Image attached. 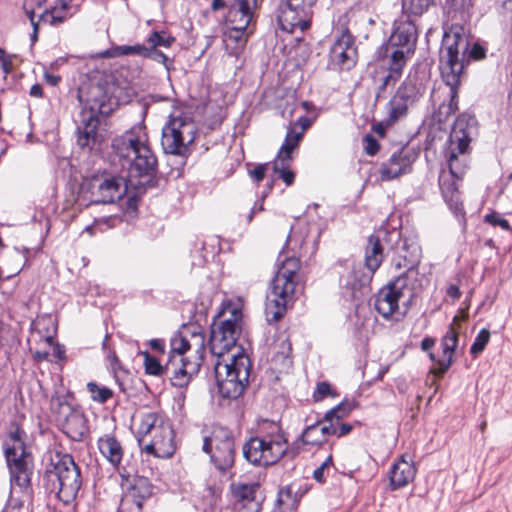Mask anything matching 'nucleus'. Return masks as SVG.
Segmentation results:
<instances>
[{"label":"nucleus","mask_w":512,"mask_h":512,"mask_svg":"<svg viewBox=\"0 0 512 512\" xmlns=\"http://www.w3.org/2000/svg\"><path fill=\"white\" fill-rule=\"evenodd\" d=\"M243 314L238 308H232L228 318L212 325L209 339L211 353L217 357L214 373L218 392L222 398L237 399L248 384L251 362L241 352L229 354L236 347L241 331Z\"/></svg>","instance_id":"obj_1"},{"label":"nucleus","mask_w":512,"mask_h":512,"mask_svg":"<svg viewBox=\"0 0 512 512\" xmlns=\"http://www.w3.org/2000/svg\"><path fill=\"white\" fill-rule=\"evenodd\" d=\"M469 47V37L463 26L452 25L445 31L440 49V69L448 88V100L444 99L436 112L439 123H445L458 110V88L464 68L468 64Z\"/></svg>","instance_id":"obj_2"},{"label":"nucleus","mask_w":512,"mask_h":512,"mask_svg":"<svg viewBox=\"0 0 512 512\" xmlns=\"http://www.w3.org/2000/svg\"><path fill=\"white\" fill-rule=\"evenodd\" d=\"M113 148L131 179L144 178L145 182H148L155 177L158 160L142 127L133 128L116 138L113 141Z\"/></svg>","instance_id":"obj_3"},{"label":"nucleus","mask_w":512,"mask_h":512,"mask_svg":"<svg viewBox=\"0 0 512 512\" xmlns=\"http://www.w3.org/2000/svg\"><path fill=\"white\" fill-rule=\"evenodd\" d=\"M288 442L281 427L274 422H264L257 435L242 446L245 460L256 467L276 464L287 452Z\"/></svg>","instance_id":"obj_4"},{"label":"nucleus","mask_w":512,"mask_h":512,"mask_svg":"<svg viewBox=\"0 0 512 512\" xmlns=\"http://www.w3.org/2000/svg\"><path fill=\"white\" fill-rule=\"evenodd\" d=\"M43 482L49 493L70 504L82 486L80 467L70 454H56L46 466Z\"/></svg>","instance_id":"obj_5"},{"label":"nucleus","mask_w":512,"mask_h":512,"mask_svg":"<svg viewBox=\"0 0 512 512\" xmlns=\"http://www.w3.org/2000/svg\"><path fill=\"white\" fill-rule=\"evenodd\" d=\"M299 270V259L287 257L272 279L265 303V316L269 324L278 322L285 315L287 307L293 299L299 279Z\"/></svg>","instance_id":"obj_6"},{"label":"nucleus","mask_w":512,"mask_h":512,"mask_svg":"<svg viewBox=\"0 0 512 512\" xmlns=\"http://www.w3.org/2000/svg\"><path fill=\"white\" fill-rule=\"evenodd\" d=\"M137 440L142 451L157 458H169L175 452L174 431L156 412L141 415Z\"/></svg>","instance_id":"obj_7"},{"label":"nucleus","mask_w":512,"mask_h":512,"mask_svg":"<svg viewBox=\"0 0 512 512\" xmlns=\"http://www.w3.org/2000/svg\"><path fill=\"white\" fill-rule=\"evenodd\" d=\"M24 435V431L17 428L10 434L4 448L11 483L18 485L20 488L30 487L34 467L33 456L26 448Z\"/></svg>","instance_id":"obj_8"},{"label":"nucleus","mask_w":512,"mask_h":512,"mask_svg":"<svg viewBox=\"0 0 512 512\" xmlns=\"http://www.w3.org/2000/svg\"><path fill=\"white\" fill-rule=\"evenodd\" d=\"M197 134L194 121L186 117L171 118L162 129L161 146L166 154L186 159L192 152Z\"/></svg>","instance_id":"obj_9"},{"label":"nucleus","mask_w":512,"mask_h":512,"mask_svg":"<svg viewBox=\"0 0 512 512\" xmlns=\"http://www.w3.org/2000/svg\"><path fill=\"white\" fill-rule=\"evenodd\" d=\"M202 450L210 455L214 466L221 472L233 467L235 461V440L233 432L223 426H214L203 439Z\"/></svg>","instance_id":"obj_10"},{"label":"nucleus","mask_w":512,"mask_h":512,"mask_svg":"<svg viewBox=\"0 0 512 512\" xmlns=\"http://www.w3.org/2000/svg\"><path fill=\"white\" fill-rule=\"evenodd\" d=\"M51 403L61 430L70 439L82 441L88 433V424L84 413L70 405L66 396H53Z\"/></svg>","instance_id":"obj_11"},{"label":"nucleus","mask_w":512,"mask_h":512,"mask_svg":"<svg viewBox=\"0 0 512 512\" xmlns=\"http://www.w3.org/2000/svg\"><path fill=\"white\" fill-rule=\"evenodd\" d=\"M389 240H395L396 246L391 247L394 252L392 264L396 269L405 268V271L396 278H404L406 282L415 285L418 280L417 266L420 261V249L417 245H408L401 239L400 233L393 231L389 234Z\"/></svg>","instance_id":"obj_12"},{"label":"nucleus","mask_w":512,"mask_h":512,"mask_svg":"<svg viewBox=\"0 0 512 512\" xmlns=\"http://www.w3.org/2000/svg\"><path fill=\"white\" fill-rule=\"evenodd\" d=\"M414 286L406 282L404 278H395L377 294L374 302L375 310L385 319L399 314V301L405 297L410 301L413 297Z\"/></svg>","instance_id":"obj_13"},{"label":"nucleus","mask_w":512,"mask_h":512,"mask_svg":"<svg viewBox=\"0 0 512 512\" xmlns=\"http://www.w3.org/2000/svg\"><path fill=\"white\" fill-rule=\"evenodd\" d=\"M351 408L341 403L329 410L322 421L307 426L300 438L305 445H320L327 436L336 435L338 422L349 414Z\"/></svg>","instance_id":"obj_14"},{"label":"nucleus","mask_w":512,"mask_h":512,"mask_svg":"<svg viewBox=\"0 0 512 512\" xmlns=\"http://www.w3.org/2000/svg\"><path fill=\"white\" fill-rule=\"evenodd\" d=\"M317 0H282L277 16L281 29L293 33L297 28L305 31L310 22L307 20L308 10L311 9Z\"/></svg>","instance_id":"obj_15"},{"label":"nucleus","mask_w":512,"mask_h":512,"mask_svg":"<svg viewBox=\"0 0 512 512\" xmlns=\"http://www.w3.org/2000/svg\"><path fill=\"white\" fill-rule=\"evenodd\" d=\"M170 349L173 353L183 355L186 352H193V360H198L200 364H202L205 353V335L203 328L196 323L183 325L171 338Z\"/></svg>","instance_id":"obj_16"},{"label":"nucleus","mask_w":512,"mask_h":512,"mask_svg":"<svg viewBox=\"0 0 512 512\" xmlns=\"http://www.w3.org/2000/svg\"><path fill=\"white\" fill-rule=\"evenodd\" d=\"M91 203L110 204L122 199L126 194L127 185L124 178L103 175L95 177L89 184Z\"/></svg>","instance_id":"obj_17"},{"label":"nucleus","mask_w":512,"mask_h":512,"mask_svg":"<svg viewBox=\"0 0 512 512\" xmlns=\"http://www.w3.org/2000/svg\"><path fill=\"white\" fill-rule=\"evenodd\" d=\"M200 366V361L192 360L170 350L169 358L165 363V377L170 380L172 386L186 388L193 377L198 374Z\"/></svg>","instance_id":"obj_18"},{"label":"nucleus","mask_w":512,"mask_h":512,"mask_svg":"<svg viewBox=\"0 0 512 512\" xmlns=\"http://www.w3.org/2000/svg\"><path fill=\"white\" fill-rule=\"evenodd\" d=\"M399 22L391 34L386 45V54L391 52L403 53V61L406 64L407 57L414 52L417 41V28L413 18H408Z\"/></svg>","instance_id":"obj_19"},{"label":"nucleus","mask_w":512,"mask_h":512,"mask_svg":"<svg viewBox=\"0 0 512 512\" xmlns=\"http://www.w3.org/2000/svg\"><path fill=\"white\" fill-rule=\"evenodd\" d=\"M357 50L354 46V38L345 31L333 43L330 49V59L333 65L341 69H350L356 63Z\"/></svg>","instance_id":"obj_20"},{"label":"nucleus","mask_w":512,"mask_h":512,"mask_svg":"<svg viewBox=\"0 0 512 512\" xmlns=\"http://www.w3.org/2000/svg\"><path fill=\"white\" fill-rule=\"evenodd\" d=\"M258 483H233L230 486L237 512H259L260 502L256 499Z\"/></svg>","instance_id":"obj_21"},{"label":"nucleus","mask_w":512,"mask_h":512,"mask_svg":"<svg viewBox=\"0 0 512 512\" xmlns=\"http://www.w3.org/2000/svg\"><path fill=\"white\" fill-rule=\"evenodd\" d=\"M413 160L412 155L404 149L394 152L390 158L381 165V180L390 181L410 172Z\"/></svg>","instance_id":"obj_22"},{"label":"nucleus","mask_w":512,"mask_h":512,"mask_svg":"<svg viewBox=\"0 0 512 512\" xmlns=\"http://www.w3.org/2000/svg\"><path fill=\"white\" fill-rule=\"evenodd\" d=\"M99 123L95 113H82L81 125L77 128V143L81 148L92 150L102 142V136L98 133Z\"/></svg>","instance_id":"obj_23"},{"label":"nucleus","mask_w":512,"mask_h":512,"mask_svg":"<svg viewBox=\"0 0 512 512\" xmlns=\"http://www.w3.org/2000/svg\"><path fill=\"white\" fill-rule=\"evenodd\" d=\"M463 177H456L451 173L442 170L439 175V187L441 194L449 206V208L455 213H461L463 210V204L461 201V193L459 191L458 183Z\"/></svg>","instance_id":"obj_24"},{"label":"nucleus","mask_w":512,"mask_h":512,"mask_svg":"<svg viewBox=\"0 0 512 512\" xmlns=\"http://www.w3.org/2000/svg\"><path fill=\"white\" fill-rule=\"evenodd\" d=\"M227 7V25L248 27L254 17L257 0H230Z\"/></svg>","instance_id":"obj_25"},{"label":"nucleus","mask_w":512,"mask_h":512,"mask_svg":"<svg viewBox=\"0 0 512 512\" xmlns=\"http://www.w3.org/2000/svg\"><path fill=\"white\" fill-rule=\"evenodd\" d=\"M458 344V333L453 325H450L446 334L441 340L442 356L436 361L435 366L431 368V372L442 377L450 368L453 362V355Z\"/></svg>","instance_id":"obj_26"},{"label":"nucleus","mask_w":512,"mask_h":512,"mask_svg":"<svg viewBox=\"0 0 512 512\" xmlns=\"http://www.w3.org/2000/svg\"><path fill=\"white\" fill-rule=\"evenodd\" d=\"M386 230H380L369 236L365 249V266L373 274L381 265L384 259L383 240L389 238Z\"/></svg>","instance_id":"obj_27"},{"label":"nucleus","mask_w":512,"mask_h":512,"mask_svg":"<svg viewBox=\"0 0 512 512\" xmlns=\"http://www.w3.org/2000/svg\"><path fill=\"white\" fill-rule=\"evenodd\" d=\"M153 494V486L145 477H135L130 484L124 500V505H132L142 511L143 504Z\"/></svg>","instance_id":"obj_28"},{"label":"nucleus","mask_w":512,"mask_h":512,"mask_svg":"<svg viewBox=\"0 0 512 512\" xmlns=\"http://www.w3.org/2000/svg\"><path fill=\"white\" fill-rule=\"evenodd\" d=\"M416 475V468L410 457L402 455L390 470V484L393 489H399L410 483Z\"/></svg>","instance_id":"obj_29"},{"label":"nucleus","mask_w":512,"mask_h":512,"mask_svg":"<svg viewBox=\"0 0 512 512\" xmlns=\"http://www.w3.org/2000/svg\"><path fill=\"white\" fill-rule=\"evenodd\" d=\"M469 147L458 149V144H449L446 151V160L448 165V173L463 177L469 168Z\"/></svg>","instance_id":"obj_30"},{"label":"nucleus","mask_w":512,"mask_h":512,"mask_svg":"<svg viewBox=\"0 0 512 512\" xmlns=\"http://www.w3.org/2000/svg\"><path fill=\"white\" fill-rule=\"evenodd\" d=\"M475 119L465 113L459 115L450 132L449 144H458V149L469 147L470 143V129Z\"/></svg>","instance_id":"obj_31"},{"label":"nucleus","mask_w":512,"mask_h":512,"mask_svg":"<svg viewBox=\"0 0 512 512\" xmlns=\"http://www.w3.org/2000/svg\"><path fill=\"white\" fill-rule=\"evenodd\" d=\"M390 65L387 74L381 79V83L377 88L376 99L383 96L389 86H394L401 78L405 63L403 61V53L391 52L389 57Z\"/></svg>","instance_id":"obj_32"},{"label":"nucleus","mask_w":512,"mask_h":512,"mask_svg":"<svg viewBox=\"0 0 512 512\" xmlns=\"http://www.w3.org/2000/svg\"><path fill=\"white\" fill-rule=\"evenodd\" d=\"M98 449L103 457L115 468L123 459L121 443L113 435H104L98 439Z\"/></svg>","instance_id":"obj_33"},{"label":"nucleus","mask_w":512,"mask_h":512,"mask_svg":"<svg viewBox=\"0 0 512 512\" xmlns=\"http://www.w3.org/2000/svg\"><path fill=\"white\" fill-rule=\"evenodd\" d=\"M108 100V95L104 90L103 85L96 84L91 85L89 91L87 93L86 102L89 105V111H85L86 113H95L98 112L100 114L106 113L104 109L105 103Z\"/></svg>","instance_id":"obj_34"},{"label":"nucleus","mask_w":512,"mask_h":512,"mask_svg":"<svg viewBox=\"0 0 512 512\" xmlns=\"http://www.w3.org/2000/svg\"><path fill=\"white\" fill-rule=\"evenodd\" d=\"M410 106L412 105L406 102V100H403L399 94L395 93L386 106L388 115L386 120L387 124L391 125L404 117Z\"/></svg>","instance_id":"obj_35"},{"label":"nucleus","mask_w":512,"mask_h":512,"mask_svg":"<svg viewBox=\"0 0 512 512\" xmlns=\"http://www.w3.org/2000/svg\"><path fill=\"white\" fill-rule=\"evenodd\" d=\"M403 100H406L411 105H414L422 95V86L417 82L416 78L408 77L397 89Z\"/></svg>","instance_id":"obj_36"},{"label":"nucleus","mask_w":512,"mask_h":512,"mask_svg":"<svg viewBox=\"0 0 512 512\" xmlns=\"http://www.w3.org/2000/svg\"><path fill=\"white\" fill-rule=\"evenodd\" d=\"M303 139L302 132H297L295 127H289L286 133L284 143L280 147L277 157L293 160L292 153L298 148Z\"/></svg>","instance_id":"obj_37"},{"label":"nucleus","mask_w":512,"mask_h":512,"mask_svg":"<svg viewBox=\"0 0 512 512\" xmlns=\"http://www.w3.org/2000/svg\"><path fill=\"white\" fill-rule=\"evenodd\" d=\"M434 4L435 0H402V13L408 18H419Z\"/></svg>","instance_id":"obj_38"},{"label":"nucleus","mask_w":512,"mask_h":512,"mask_svg":"<svg viewBox=\"0 0 512 512\" xmlns=\"http://www.w3.org/2000/svg\"><path fill=\"white\" fill-rule=\"evenodd\" d=\"M293 160L278 158L273 162V170L279 177L285 182L287 186H290L294 183L295 174L292 172L289 167Z\"/></svg>","instance_id":"obj_39"},{"label":"nucleus","mask_w":512,"mask_h":512,"mask_svg":"<svg viewBox=\"0 0 512 512\" xmlns=\"http://www.w3.org/2000/svg\"><path fill=\"white\" fill-rule=\"evenodd\" d=\"M292 344L288 338L282 339L278 344V350L275 352L273 360L283 367H289L291 360Z\"/></svg>","instance_id":"obj_40"},{"label":"nucleus","mask_w":512,"mask_h":512,"mask_svg":"<svg viewBox=\"0 0 512 512\" xmlns=\"http://www.w3.org/2000/svg\"><path fill=\"white\" fill-rule=\"evenodd\" d=\"M71 16L72 14L69 12H64L61 9H58V7H52L51 9H46L40 15V19L45 23H49L51 26H58L64 23Z\"/></svg>","instance_id":"obj_41"},{"label":"nucleus","mask_w":512,"mask_h":512,"mask_svg":"<svg viewBox=\"0 0 512 512\" xmlns=\"http://www.w3.org/2000/svg\"><path fill=\"white\" fill-rule=\"evenodd\" d=\"M297 495L290 486L283 487L278 492L277 505L285 510L292 511L297 507Z\"/></svg>","instance_id":"obj_42"},{"label":"nucleus","mask_w":512,"mask_h":512,"mask_svg":"<svg viewBox=\"0 0 512 512\" xmlns=\"http://www.w3.org/2000/svg\"><path fill=\"white\" fill-rule=\"evenodd\" d=\"M144 357L145 372L152 376H164L165 377V364L162 365L160 361L152 356L148 351L142 353Z\"/></svg>","instance_id":"obj_43"},{"label":"nucleus","mask_w":512,"mask_h":512,"mask_svg":"<svg viewBox=\"0 0 512 512\" xmlns=\"http://www.w3.org/2000/svg\"><path fill=\"white\" fill-rule=\"evenodd\" d=\"M229 30L225 32V42L236 43V48H242L246 44L245 32L248 27H240L239 25H228Z\"/></svg>","instance_id":"obj_44"},{"label":"nucleus","mask_w":512,"mask_h":512,"mask_svg":"<svg viewBox=\"0 0 512 512\" xmlns=\"http://www.w3.org/2000/svg\"><path fill=\"white\" fill-rule=\"evenodd\" d=\"M175 41V38L167 35L165 31H154L147 38V46L151 47H170Z\"/></svg>","instance_id":"obj_45"},{"label":"nucleus","mask_w":512,"mask_h":512,"mask_svg":"<svg viewBox=\"0 0 512 512\" xmlns=\"http://www.w3.org/2000/svg\"><path fill=\"white\" fill-rule=\"evenodd\" d=\"M87 389L91 393V397L94 401L101 404L105 403L113 396V391L107 387H99L93 382L87 384Z\"/></svg>","instance_id":"obj_46"},{"label":"nucleus","mask_w":512,"mask_h":512,"mask_svg":"<svg viewBox=\"0 0 512 512\" xmlns=\"http://www.w3.org/2000/svg\"><path fill=\"white\" fill-rule=\"evenodd\" d=\"M360 271L353 270L350 273V277L352 280H348L346 282V286L351 289V296L353 298L358 297V293L361 291V289L367 284L369 278L365 275L359 276Z\"/></svg>","instance_id":"obj_47"},{"label":"nucleus","mask_w":512,"mask_h":512,"mask_svg":"<svg viewBox=\"0 0 512 512\" xmlns=\"http://www.w3.org/2000/svg\"><path fill=\"white\" fill-rule=\"evenodd\" d=\"M147 52L144 58L152 59L155 62L162 63L167 71L172 69L173 61L168 58L162 51L158 50L157 47L146 46Z\"/></svg>","instance_id":"obj_48"},{"label":"nucleus","mask_w":512,"mask_h":512,"mask_svg":"<svg viewBox=\"0 0 512 512\" xmlns=\"http://www.w3.org/2000/svg\"><path fill=\"white\" fill-rule=\"evenodd\" d=\"M147 45L136 44V45H121L114 48L115 55L117 56H125V55H139L144 57L147 52Z\"/></svg>","instance_id":"obj_49"},{"label":"nucleus","mask_w":512,"mask_h":512,"mask_svg":"<svg viewBox=\"0 0 512 512\" xmlns=\"http://www.w3.org/2000/svg\"><path fill=\"white\" fill-rule=\"evenodd\" d=\"M489 339H490L489 330L485 329V328L480 330V332L476 336V338L470 348V353L473 356H477L478 354H480L485 349V346L489 342Z\"/></svg>","instance_id":"obj_50"},{"label":"nucleus","mask_w":512,"mask_h":512,"mask_svg":"<svg viewBox=\"0 0 512 512\" xmlns=\"http://www.w3.org/2000/svg\"><path fill=\"white\" fill-rule=\"evenodd\" d=\"M484 221L486 223H489L492 226H500L503 230H506V231L511 230V226H510L509 222L506 219L501 218L495 212L485 215Z\"/></svg>","instance_id":"obj_51"},{"label":"nucleus","mask_w":512,"mask_h":512,"mask_svg":"<svg viewBox=\"0 0 512 512\" xmlns=\"http://www.w3.org/2000/svg\"><path fill=\"white\" fill-rule=\"evenodd\" d=\"M363 142L365 144L364 150L367 155L373 156L379 151V143L371 134L365 135Z\"/></svg>","instance_id":"obj_52"},{"label":"nucleus","mask_w":512,"mask_h":512,"mask_svg":"<svg viewBox=\"0 0 512 512\" xmlns=\"http://www.w3.org/2000/svg\"><path fill=\"white\" fill-rule=\"evenodd\" d=\"M331 394V386L327 382H320L317 384L316 390L313 394L315 401H320L326 396Z\"/></svg>","instance_id":"obj_53"},{"label":"nucleus","mask_w":512,"mask_h":512,"mask_svg":"<svg viewBox=\"0 0 512 512\" xmlns=\"http://www.w3.org/2000/svg\"><path fill=\"white\" fill-rule=\"evenodd\" d=\"M12 58V55L6 54V52L0 48V65L5 75H8L12 71Z\"/></svg>","instance_id":"obj_54"},{"label":"nucleus","mask_w":512,"mask_h":512,"mask_svg":"<svg viewBox=\"0 0 512 512\" xmlns=\"http://www.w3.org/2000/svg\"><path fill=\"white\" fill-rule=\"evenodd\" d=\"M467 57L468 61L470 60V58L480 60L485 57V50L479 44L474 43L471 48L469 47Z\"/></svg>","instance_id":"obj_55"},{"label":"nucleus","mask_w":512,"mask_h":512,"mask_svg":"<svg viewBox=\"0 0 512 512\" xmlns=\"http://www.w3.org/2000/svg\"><path fill=\"white\" fill-rule=\"evenodd\" d=\"M268 164H259L253 170L250 171V176L257 182H261L266 173Z\"/></svg>","instance_id":"obj_56"},{"label":"nucleus","mask_w":512,"mask_h":512,"mask_svg":"<svg viewBox=\"0 0 512 512\" xmlns=\"http://www.w3.org/2000/svg\"><path fill=\"white\" fill-rule=\"evenodd\" d=\"M106 359L109 362L111 369L116 372L122 368L119 358L117 357L115 351L108 350L106 352Z\"/></svg>","instance_id":"obj_57"},{"label":"nucleus","mask_w":512,"mask_h":512,"mask_svg":"<svg viewBox=\"0 0 512 512\" xmlns=\"http://www.w3.org/2000/svg\"><path fill=\"white\" fill-rule=\"evenodd\" d=\"M311 121L309 118L302 116L297 119V121L291 125L290 127H295L297 132H302V135L304 136L305 131L310 127Z\"/></svg>","instance_id":"obj_58"},{"label":"nucleus","mask_w":512,"mask_h":512,"mask_svg":"<svg viewBox=\"0 0 512 512\" xmlns=\"http://www.w3.org/2000/svg\"><path fill=\"white\" fill-rule=\"evenodd\" d=\"M337 431H336V435L337 437H342L344 435H347L348 433H350L352 431V428L353 426L349 423H342L341 420L338 422V425H337Z\"/></svg>","instance_id":"obj_59"},{"label":"nucleus","mask_w":512,"mask_h":512,"mask_svg":"<svg viewBox=\"0 0 512 512\" xmlns=\"http://www.w3.org/2000/svg\"><path fill=\"white\" fill-rule=\"evenodd\" d=\"M52 355L57 359V360H64L65 359V348L63 345H60L59 343H56L55 345H53L52 347Z\"/></svg>","instance_id":"obj_60"},{"label":"nucleus","mask_w":512,"mask_h":512,"mask_svg":"<svg viewBox=\"0 0 512 512\" xmlns=\"http://www.w3.org/2000/svg\"><path fill=\"white\" fill-rule=\"evenodd\" d=\"M151 349L164 354L165 353V343L162 339H152L149 342Z\"/></svg>","instance_id":"obj_61"},{"label":"nucleus","mask_w":512,"mask_h":512,"mask_svg":"<svg viewBox=\"0 0 512 512\" xmlns=\"http://www.w3.org/2000/svg\"><path fill=\"white\" fill-rule=\"evenodd\" d=\"M446 294L452 298L453 300H458L461 296V292H460V289L457 285L455 284H450L448 287H447V290H446Z\"/></svg>","instance_id":"obj_62"},{"label":"nucleus","mask_w":512,"mask_h":512,"mask_svg":"<svg viewBox=\"0 0 512 512\" xmlns=\"http://www.w3.org/2000/svg\"><path fill=\"white\" fill-rule=\"evenodd\" d=\"M44 79L46 80V82L51 85V86H56L58 85V83L60 82L61 80V77L58 76V75H54V74H51V73H48V72H45L44 73Z\"/></svg>","instance_id":"obj_63"},{"label":"nucleus","mask_w":512,"mask_h":512,"mask_svg":"<svg viewBox=\"0 0 512 512\" xmlns=\"http://www.w3.org/2000/svg\"><path fill=\"white\" fill-rule=\"evenodd\" d=\"M325 467L320 465L318 468H316L313 472V478L317 481V482H324L325 481V478H324V471H325Z\"/></svg>","instance_id":"obj_64"}]
</instances>
